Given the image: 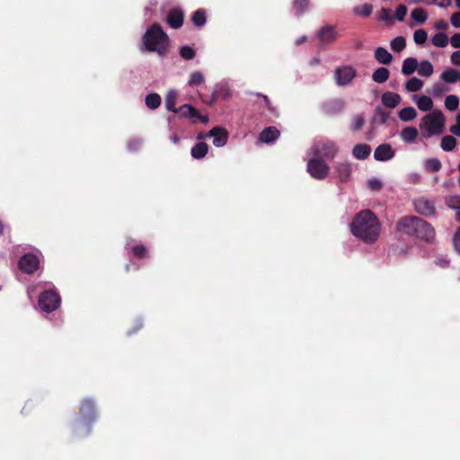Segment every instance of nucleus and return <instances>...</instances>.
I'll return each mask as SVG.
<instances>
[{"mask_svg":"<svg viewBox=\"0 0 460 460\" xmlns=\"http://www.w3.org/2000/svg\"><path fill=\"white\" fill-rule=\"evenodd\" d=\"M353 235L365 243L376 242L380 234V223L370 210L358 213L350 224Z\"/></svg>","mask_w":460,"mask_h":460,"instance_id":"f257e3e1","label":"nucleus"},{"mask_svg":"<svg viewBox=\"0 0 460 460\" xmlns=\"http://www.w3.org/2000/svg\"><path fill=\"white\" fill-rule=\"evenodd\" d=\"M143 45L146 50L157 52L163 56L168 49L169 38L162 27L158 23H155L144 34Z\"/></svg>","mask_w":460,"mask_h":460,"instance_id":"f03ea898","label":"nucleus"},{"mask_svg":"<svg viewBox=\"0 0 460 460\" xmlns=\"http://www.w3.org/2000/svg\"><path fill=\"white\" fill-rule=\"evenodd\" d=\"M445 128V116L440 111H434L422 118L420 129L424 137L439 135Z\"/></svg>","mask_w":460,"mask_h":460,"instance_id":"7ed1b4c3","label":"nucleus"},{"mask_svg":"<svg viewBox=\"0 0 460 460\" xmlns=\"http://www.w3.org/2000/svg\"><path fill=\"white\" fill-rule=\"evenodd\" d=\"M308 173L316 180L325 179L330 172V166L321 158V156H314L309 159L307 163Z\"/></svg>","mask_w":460,"mask_h":460,"instance_id":"20e7f679","label":"nucleus"},{"mask_svg":"<svg viewBox=\"0 0 460 460\" xmlns=\"http://www.w3.org/2000/svg\"><path fill=\"white\" fill-rule=\"evenodd\" d=\"M339 151L337 145L332 141H321L314 145L310 149V155L314 156H323L332 159Z\"/></svg>","mask_w":460,"mask_h":460,"instance_id":"39448f33","label":"nucleus"},{"mask_svg":"<svg viewBox=\"0 0 460 460\" xmlns=\"http://www.w3.org/2000/svg\"><path fill=\"white\" fill-rule=\"evenodd\" d=\"M60 304V296L55 291H46L40 296L39 306L44 312L56 310Z\"/></svg>","mask_w":460,"mask_h":460,"instance_id":"423d86ee","label":"nucleus"},{"mask_svg":"<svg viewBox=\"0 0 460 460\" xmlns=\"http://www.w3.org/2000/svg\"><path fill=\"white\" fill-rule=\"evenodd\" d=\"M356 75L357 71L354 67L345 66L335 70L334 80L338 85L344 86L349 84Z\"/></svg>","mask_w":460,"mask_h":460,"instance_id":"0eeeda50","label":"nucleus"},{"mask_svg":"<svg viewBox=\"0 0 460 460\" xmlns=\"http://www.w3.org/2000/svg\"><path fill=\"white\" fill-rule=\"evenodd\" d=\"M414 235L426 240L429 241L434 238L435 231L434 228L426 221L423 219L418 217L417 220V227L415 228Z\"/></svg>","mask_w":460,"mask_h":460,"instance_id":"6e6552de","label":"nucleus"},{"mask_svg":"<svg viewBox=\"0 0 460 460\" xmlns=\"http://www.w3.org/2000/svg\"><path fill=\"white\" fill-rule=\"evenodd\" d=\"M39 258L31 253L25 254L19 261L20 269L29 274L33 273L39 267Z\"/></svg>","mask_w":460,"mask_h":460,"instance_id":"1a4fd4ad","label":"nucleus"},{"mask_svg":"<svg viewBox=\"0 0 460 460\" xmlns=\"http://www.w3.org/2000/svg\"><path fill=\"white\" fill-rule=\"evenodd\" d=\"M417 217H403L397 223L396 229L402 234L414 235L415 228L417 227Z\"/></svg>","mask_w":460,"mask_h":460,"instance_id":"9d476101","label":"nucleus"},{"mask_svg":"<svg viewBox=\"0 0 460 460\" xmlns=\"http://www.w3.org/2000/svg\"><path fill=\"white\" fill-rule=\"evenodd\" d=\"M206 137L213 138V145L216 147H222L227 142L228 133L226 129L222 127H215L207 134Z\"/></svg>","mask_w":460,"mask_h":460,"instance_id":"9b49d317","label":"nucleus"},{"mask_svg":"<svg viewBox=\"0 0 460 460\" xmlns=\"http://www.w3.org/2000/svg\"><path fill=\"white\" fill-rule=\"evenodd\" d=\"M394 155L395 151L389 144H382L378 146L374 152L375 159L380 162L391 160L394 157Z\"/></svg>","mask_w":460,"mask_h":460,"instance_id":"f8f14e48","label":"nucleus"},{"mask_svg":"<svg viewBox=\"0 0 460 460\" xmlns=\"http://www.w3.org/2000/svg\"><path fill=\"white\" fill-rule=\"evenodd\" d=\"M414 207L418 213L426 217L435 214V207L432 201L426 199H419L414 201Z\"/></svg>","mask_w":460,"mask_h":460,"instance_id":"ddd939ff","label":"nucleus"},{"mask_svg":"<svg viewBox=\"0 0 460 460\" xmlns=\"http://www.w3.org/2000/svg\"><path fill=\"white\" fill-rule=\"evenodd\" d=\"M351 166L345 162L337 163L335 165V172L340 181L346 182L349 180L351 175Z\"/></svg>","mask_w":460,"mask_h":460,"instance_id":"4468645a","label":"nucleus"},{"mask_svg":"<svg viewBox=\"0 0 460 460\" xmlns=\"http://www.w3.org/2000/svg\"><path fill=\"white\" fill-rule=\"evenodd\" d=\"M167 22L173 29L180 28L183 22V13L181 10L172 9L170 11L167 17Z\"/></svg>","mask_w":460,"mask_h":460,"instance_id":"2eb2a0df","label":"nucleus"},{"mask_svg":"<svg viewBox=\"0 0 460 460\" xmlns=\"http://www.w3.org/2000/svg\"><path fill=\"white\" fill-rule=\"evenodd\" d=\"M447 207L456 212V220L460 222V195H449L445 199Z\"/></svg>","mask_w":460,"mask_h":460,"instance_id":"dca6fc26","label":"nucleus"},{"mask_svg":"<svg viewBox=\"0 0 460 460\" xmlns=\"http://www.w3.org/2000/svg\"><path fill=\"white\" fill-rule=\"evenodd\" d=\"M401 101V96L393 92H385L382 95V103L387 108H395Z\"/></svg>","mask_w":460,"mask_h":460,"instance_id":"f3484780","label":"nucleus"},{"mask_svg":"<svg viewBox=\"0 0 460 460\" xmlns=\"http://www.w3.org/2000/svg\"><path fill=\"white\" fill-rule=\"evenodd\" d=\"M440 79L447 84L460 82V71L447 67L441 73Z\"/></svg>","mask_w":460,"mask_h":460,"instance_id":"a211bd4d","label":"nucleus"},{"mask_svg":"<svg viewBox=\"0 0 460 460\" xmlns=\"http://www.w3.org/2000/svg\"><path fill=\"white\" fill-rule=\"evenodd\" d=\"M279 137V131L275 127H269L262 130L260 135V141L270 144Z\"/></svg>","mask_w":460,"mask_h":460,"instance_id":"6ab92c4d","label":"nucleus"},{"mask_svg":"<svg viewBox=\"0 0 460 460\" xmlns=\"http://www.w3.org/2000/svg\"><path fill=\"white\" fill-rule=\"evenodd\" d=\"M177 112H180V114L185 118H199L204 123L208 122V118L207 117L202 118L201 116H199V112L190 104H184V105L181 106L177 110Z\"/></svg>","mask_w":460,"mask_h":460,"instance_id":"aec40b11","label":"nucleus"},{"mask_svg":"<svg viewBox=\"0 0 460 460\" xmlns=\"http://www.w3.org/2000/svg\"><path fill=\"white\" fill-rule=\"evenodd\" d=\"M318 36L323 43H330L337 38V33L333 27L326 26L319 31Z\"/></svg>","mask_w":460,"mask_h":460,"instance_id":"412c9836","label":"nucleus"},{"mask_svg":"<svg viewBox=\"0 0 460 460\" xmlns=\"http://www.w3.org/2000/svg\"><path fill=\"white\" fill-rule=\"evenodd\" d=\"M376 60L382 65H388L392 62L393 57L388 50L383 47H378L374 53Z\"/></svg>","mask_w":460,"mask_h":460,"instance_id":"4be33fe9","label":"nucleus"},{"mask_svg":"<svg viewBox=\"0 0 460 460\" xmlns=\"http://www.w3.org/2000/svg\"><path fill=\"white\" fill-rule=\"evenodd\" d=\"M413 101L415 102L418 108L422 111H429L433 107V102L430 97L426 95L413 97Z\"/></svg>","mask_w":460,"mask_h":460,"instance_id":"5701e85b","label":"nucleus"},{"mask_svg":"<svg viewBox=\"0 0 460 460\" xmlns=\"http://www.w3.org/2000/svg\"><path fill=\"white\" fill-rule=\"evenodd\" d=\"M418 60L415 58H407L403 60L402 66V74L404 75H411L417 70Z\"/></svg>","mask_w":460,"mask_h":460,"instance_id":"b1692460","label":"nucleus"},{"mask_svg":"<svg viewBox=\"0 0 460 460\" xmlns=\"http://www.w3.org/2000/svg\"><path fill=\"white\" fill-rule=\"evenodd\" d=\"M371 152V148L368 145L360 144L354 146L352 150V155L355 158L358 160L366 159Z\"/></svg>","mask_w":460,"mask_h":460,"instance_id":"393cba45","label":"nucleus"},{"mask_svg":"<svg viewBox=\"0 0 460 460\" xmlns=\"http://www.w3.org/2000/svg\"><path fill=\"white\" fill-rule=\"evenodd\" d=\"M418 130L414 127H406L401 131V138L407 144L414 142Z\"/></svg>","mask_w":460,"mask_h":460,"instance_id":"a878e982","label":"nucleus"},{"mask_svg":"<svg viewBox=\"0 0 460 460\" xmlns=\"http://www.w3.org/2000/svg\"><path fill=\"white\" fill-rule=\"evenodd\" d=\"M417 71L420 76L429 77L434 72V67L429 60H422L420 64L418 63Z\"/></svg>","mask_w":460,"mask_h":460,"instance_id":"bb28decb","label":"nucleus"},{"mask_svg":"<svg viewBox=\"0 0 460 460\" xmlns=\"http://www.w3.org/2000/svg\"><path fill=\"white\" fill-rule=\"evenodd\" d=\"M389 75V70L386 67L381 66L374 71L372 79L376 83L382 84L387 81Z\"/></svg>","mask_w":460,"mask_h":460,"instance_id":"cd10ccee","label":"nucleus"},{"mask_svg":"<svg viewBox=\"0 0 460 460\" xmlns=\"http://www.w3.org/2000/svg\"><path fill=\"white\" fill-rule=\"evenodd\" d=\"M208 146L204 142L196 144L191 149V156L195 159L203 158L208 154Z\"/></svg>","mask_w":460,"mask_h":460,"instance_id":"c85d7f7f","label":"nucleus"},{"mask_svg":"<svg viewBox=\"0 0 460 460\" xmlns=\"http://www.w3.org/2000/svg\"><path fill=\"white\" fill-rule=\"evenodd\" d=\"M424 85L422 80L418 77H411L405 84V89L407 92L413 93L420 91Z\"/></svg>","mask_w":460,"mask_h":460,"instance_id":"c756f323","label":"nucleus"},{"mask_svg":"<svg viewBox=\"0 0 460 460\" xmlns=\"http://www.w3.org/2000/svg\"><path fill=\"white\" fill-rule=\"evenodd\" d=\"M416 116L417 112L413 107L403 108L398 113L399 119L402 121H411L415 119Z\"/></svg>","mask_w":460,"mask_h":460,"instance_id":"7c9ffc66","label":"nucleus"},{"mask_svg":"<svg viewBox=\"0 0 460 460\" xmlns=\"http://www.w3.org/2000/svg\"><path fill=\"white\" fill-rule=\"evenodd\" d=\"M176 99L177 92L170 90L165 97V106L168 111L177 112V109L175 108Z\"/></svg>","mask_w":460,"mask_h":460,"instance_id":"2f4dec72","label":"nucleus"},{"mask_svg":"<svg viewBox=\"0 0 460 460\" xmlns=\"http://www.w3.org/2000/svg\"><path fill=\"white\" fill-rule=\"evenodd\" d=\"M456 146V140L452 136H445L441 139L440 146L445 152H450L454 150Z\"/></svg>","mask_w":460,"mask_h":460,"instance_id":"473e14b6","label":"nucleus"},{"mask_svg":"<svg viewBox=\"0 0 460 460\" xmlns=\"http://www.w3.org/2000/svg\"><path fill=\"white\" fill-rule=\"evenodd\" d=\"M411 16L415 22L422 24L426 22L428 18V13L423 8L419 7L411 11Z\"/></svg>","mask_w":460,"mask_h":460,"instance_id":"72a5a7b5","label":"nucleus"},{"mask_svg":"<svg viewBox=\"0 0 460 460\" xmlns=\"http://www.w3.org/2000/svg\"><path fill=\"white\" fill-rule=\"evenodd\" d=\"M431 42L436 47L445 48L448 44V38L445 33L438 32L432 37Z\"/></svg>","mask_w":460,"mask_h":460,"instance_id":"f704fd0d","label":"nucleus"},{"mask_svg":"<svg viewBox=\"0 0 460 460\" xmlns=\"http://www.w3.org/2000/svg\"><path fill=\"white\" fill-rule=\"evenodd\" d=\"M146 104L149 109L155 110L161 104V98L157 93H151L146 97Z\"/></svg>","mask_w":460,"mask_h":460,"instance_id":"c9c22d12","label":"nucleus"},{"mask_svg":"<svg viewBox=\"0 0 460 460\" xmlns=\"http://www.w3.org/2000/svg\"><path fill=\"white\" fill-rule=\"evenodd\" d=\"M204 75L199 71L192 72L190 75L188 84L191 87L200 85L204 83Z\"/></svg>","mask_w":460,"mask_h":460,"instance_id":"e433bc0d","label":"nucleus"},{"mask_svg":"<svg viewBox=\"0 0 460 460\" xmlns=\"http://www.w3.org/2000/svg\"><path fill=\"white\" fill-rule=\"evenodd\" d=\"M445 106L449 111H456L459 106V99L455 94H450L445 99Z\"/></svg>","mask_w":460,"mask_h":460,"instance_id":"4c0bfd02","label":"nucleus"},{"mask_svg":"<svg viewBox=\"0 0 460 460\" xmlns=\"http://www.w3.org/2000/svg\"><path fill=\"white\" fill-rule=\"evenodd\" d=\"M441 163L437 158H430L425 161L424 167L429 172H438L441 169Z\"/></svg>","mask_w":460,"mask_h":460,"instance_id":"58836bf2","label":"nucleus"},{"mask_svg":"<svg viewBox=\"0 0 460 460\" xmlns=\"http://www.w3.org/2000/svg\"><path fill=\"white\" fill-rule=\"evenodd\" d=\"M405 39L401 36L394 38L390 43L392 50L395 52H401L405 48Z\"/></svg>","mask_w":460,"mask_h":460,"instance_id":"ea45409f","label":"nucleus"},{"mask_svg":"<svg viewBox=\"0 0 460 460\" xmlns=\"http://www.w3.org/2000/svg\"><path fill=\"white\" fill-rule=\"evenodd\" d=\"M192 22L196 26H202L206 23L205 13L201 10L196 11L192 15Z\"/></svg>","mask_w":460,"mask_h":460,"instance_id":"a19ab883","label":"nucleus"},{"mask_svg":"<svg viewBox=\"0 0 460 460\" xmlns=\"http://www.w3.org/2000/svg\"><path fill=\"white\" fill-rule=\"evenodd\" d=\"M427 38H428V34H427L426 31L423 29H419V30L415 31V32L413 34V40H414L415 43L419 44V45L425 43L427 40Z\"/></svg>","mask_w":460,"mask_h":460,"instance_id":"79ce46f5","label":"nucleus"},{"mask_svg":"<svg viewBox=\"0 0 460 460\" xmlns=\"http://www.w3.org/2000/svg\"><path fill=\"white\" fill-rule=\"evenodd\" d=\"M355 13L361 16H369L372 13V6L370 4H362L354 9Z\"/></svg>","mask_w":460,"mask_h":460,"instance_id":"37998d69","label":"nucleus"},{"mask_svg":"<svg viewBox=\"0 0 460 460\" xmlns=\"http://www.w3.org/2000/svg\"><path fill=\"white\" fill-rule=\"evenodd\" d=\"M93 411V404L91 401L85 400L81 406V412L84 416H89Z\"/></svg>","mask_w":460,"mask_h":460,"instance_id":"c03bdc74","label":"nucleus"},{"mask_svg":"<svg viewBox=\"0 0 460 460\" xmlns=\"http://www.w3.org/2000/svg\"><path fill=\"white\" fill-rule=\"evenodd\" d=\"M180 54L181 56L184 58V59H192L195 56V51L193 50V49H191L190 47L189 46H184L180 50Z\"/></svg>","mask_w":460,"mask_h":460,"instance_id":"a18cd8bd","label":"nucleus"},{"mask_svg":"<svg viewBox=\"0 0 460 460\" xmlns=\"http://www.w3.org/2000/svg\"><path fill=\"white\" fill-rule=\"evenodd\" d=\"M367 187L375 191L380 190L382 188V182L376 178H372L367 181Z\"/></svg>","mask_w":460,"mask_h":460,"instance_id":"49530a36","label":"nucleus"},{"mask_svg":"<svg viewBox=\"0 0 460 460\" xmlns=\"http://www.w3.org/2000/svg\"><path fill=\"white\" fill-rule=\"evenodd\" d=\"M407 13V8L403 4H400L395 10L396 19L400 22L403 21Z\"/></svg>","mask_w":460,"mask_h":460,"instance_id":"de8ad7c7","label":"nucleus"},{"mask_svg":"<svg viewBox=\"0 0 460 460\" xmlns=\"http://www.w3.org/2000/svg\"><path fill=\"white\" fill-rule=\"evenodd\" d=\"M308 5L307 0H295L294 1V8L297 13H302L304 8Z\"/></svg>","mask_w":460,"mask_h":460,"instance_id":"09e8293b","label":"nucleus"},{"mask_svg":"<svg viewBox=\"0 0 460 460\" xmlns=\"http://www.w3.org/2000/svg\"><path fill=\"white\" fill-rule=\"evenodd\" d=\"M453 243L456 251L460 253V226L456 229L454 237H453Z\"/></svg>","mask_w":460,"mask_h":460,"instance_id":"8fccbe9b","label":"nucleus"},{"mask_svg":"<svg viewBox=\"0 0 460 460\" xmlns=\"http://www.w3.org/2000/svg\"><path fill=\"white\" fill-rule=\"evenodd\" d=\"M450 44L455 49H460V33H455L450 38Z\"/></svg>","mask_w":460,"mask_h":460,"instance_id":"3c124183","label":"nucleus"},{"mask_svg":"<svg viewBox=\"0 0 460 460\" xmlns=\"http://www.w3.org/2000/svg\"><path fill=\"white\" fill-rule=\"evenodd\" d=\"M451 24L456 27H460V12L454 13L450 18Z\"/></svg>","mask_w":460,"mask_h":460,"instance_id":"603ef678","label":"nucleus"},{"mask_svg":"<svg viewBox=\"0 0 460 460\" xmlns=\"http://www.w3.org/2000/svg\"><path fill=\"white\" fill-rule=\"evenodd\" d=\"M450 62L455 66H460V50L454 51L451 54Z\"/></svg>","mask_w":460,"mask_h":460,"instance_id":"864d4df0","label":"nucleus"},{"mask_svg":"<svg viewBox=\"0 0 460 460\" xmlns=\"http://www.w3.org/2000/svg\"><path fill=\"white\" fill-rule=\"evenodd\" d=\"M380 18L383 21L392 22L393 18H392V15H391V11L389 9L383 8L381 10Z\"/></svg>","mask_w":460,"mask_h":460,"instance_id":"5fc2aeb1","label":"nucleus"},{"mask_svg":"<svg viewBox=\"0 0 460 460\" xmlns=\"http://www.w3.org/2000/svg\"><path fill=\"white\" fill-rule=\"evenodd\" d=\"M442 93H443V87H442L441 84L438 83V84H433L432 89H431V93L434 96H438Z\"/></svg>","mask_w":460,"mask_h":460,"instance_id":"6e6d98bb","label":"nucleus"},{"mask_svg":"<svg viewBox=\"0 0 460 460\" xmlns=\"http://www.w3.org/2000/svg\"><path fill=\"white\" fill-rule=\"evenodd\" d=\"M451 0H431L429 1V4H437L440 7H447L450 4Z\"/></svg>","mask_w":460,"mask_h":460,"instance_id":"4d7b16f0","label":"nucleus"},{"mask_svg":"<svg viewBox=\"0 0 460 460\" xmlns=\"http://www.w3.org/2000/svg\"><path fill=\"white\" fill-rule=\"evenodd\" d=\"M146 250L143 245H137L133 248V253L136 256H143L146 254Z\"/></svg>","mask_w":460,"mask_h":460,"instance_id":"13d9d810","label":"nucleus"},{"mask_svg":"<svg viewBox=\"0 0 460 460\" xmlns=\"http://www.w3.org/2000/svg\"><path fill=\"white\" fill-rule=\"evenodd\" d=\"M364 124V119L361 116H358L354 121L355 129H359Z\"/></svg>","mask_w":460,"mask_h":460,"instance_id":"bf43d9fd","label":"nucleus"},{"mask_svg":"<svg viewBox=\"0 0 460 460\" xmlns=\"http://www.w3.org/2000/svg\"><path fill=\"white\" fill-rule=\"evenodd\" d=\"M450 132L457 137H460V125L459 124H455L453 126L450 127L449 128Z\"/></svg>","mask_w":460,"mask_h":460,"instance_id":"052dcab7","label":"nucleus"},{"mask_svg":"<svg viewBox=\"0 0 460 460\" xmlns=\"http://www.w3.org/2000/svg\"><path fill=\"white\" fill-rule=\"evenodd\" d=\"M142 143L141 140L137 139V140H135V141H131L129 144H128V147L129 149L131 150H134L136 149L137 147L135 146H133L134 144H136V146H140Z\"/></svg>","mask_w":460,"mask_h":460,"instance_id":"680f3d73","label":"nucleus"},{"mask_svg":"<svg viewBox=\"0 0 460 460\" xmlns=\"http://www.w3.org/2000/svg\"><path fill=\"white\" fill-rule=\"evenodd\" d=\"M437 27L438 29H447V23L446 22H444V21H441V22H438Z\"/></svg>","mask_w":460,"mask_h":460,"instance_id":"e2e57ef3","label":"nucleus"},{"mask_svg":"<svg viewBox=\"0 0 460 460\" xmlns=\"http://www.w3.org/2000/svg\"><path fill=\"white\" fill-rule=\"evenodd\" d=\"M305 39H306L305 37L298 38V39L296 40V43L297 45L302 44L303 42H305Z\"/></svg>","mask_w":460,"mask_h":460,"instance_id":"0e129e2a","label":"nucleus"},{"mask_svg":"<svg viewBox=\"0 0 460 460\" xmlns=\"http://www.w3.org/2000/svg\"><path fill=\"white\" fill-rule=\"evenodd\" d=\"M171 140L174 143V144H177L180 140V138L177 137V136H172L171 137Z\"/></svg>","mask_w":460,"mask_h":460,"instance_id":"69168bd1","label":"nucleus"},{"mask_svg":"<svg viewBox=\"0 0 460 460\" xmlns=\"http://www.w3.org/2000/svg\"><path fill=\"white\" fill-rule=\"evenodd\" d=\"M456 123L460 125V112L456 116Z\"/></svg>","mask_w":460,"mask_h":460,"instance_id":"338daca9","label":"nucleus"},{"mask_svg":"<svg viewBox=\"0 0 460 460\" xmlns=\"http://www.w3.org/2000/svg\"><path fill=\"white\" fill-rule=\"evenodd\" d=\"M456 4L458 8H460V0H455Z\"/></svg>","mask_w":460,"mask_h":460,"instance_id":"774afa93","label":"nucleus"}]
</instances>
